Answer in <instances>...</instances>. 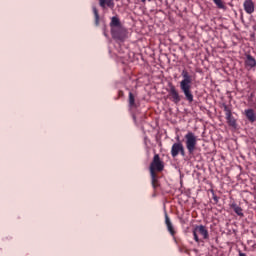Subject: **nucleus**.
<instances>
[{
    "label": "nucleus",
    "instance_id": "nucleus-1",
    "mask_svg": "<svg viewBox=\"0 0 256 256\" xmlns=\"http://www.w3.org/2000/svg\"><path fill=\"white\" fill-rule=\"evenodd\" d=\"M181 77L182 80L180 81V90L184 94L186 101H188V103H193L194 96L193 91H191L193 85V76H191L189 72L184 69L181 72Z\"/></svg>",
    "mask_w": 256,
    "mask_h": 256
},
{
    "label": "nucleus",
    "instance_id": "nucleus-2",
    "mask_svg": "<svg viewBox=\"0 0 256 256\" xmlns=\"http://www.w3.org/2000/svg\"><path fill=\"white\" fill-rule=\"evenodd\" d=\"M163 169H165V164H163V161L161 160L159 154H155L152 162L150 163V176L155 177V174L161 173Z\"/></svg>",
    "mask_w": 256,
    "mask_h": 256
},
{
    "label": "nucleus",
    "instance_id": "nucleus-3",
    "mask_svg": "<svg viewBox=\"0 0 256 256\" xmlns=\"http://www.w3.org/2000/svg\"><path fill=\"white\" fill-rule=\"evenodd\" d=\"M185 145L188 153L193 155L197 149V136L193 132H188L185 136Z\"/></svg>",
    "mask_w": 256,
    "mask_h": 256
},
{
    "label": "nucleus",
    "instance_id": "nucleus-4",
    "mask_svg": "<svg viewBox=\"0 0 256 256\" xmlns=\"http://www.w3.org/2000/svg\"><path fill=\"white\" fill-rule=\"evenodd\" d=\"M168 97L175 105H179V103H181V99H183V96L179 94V90L175 85H173V83H169Z\"/></svg>",
    "mask_w": 256,
    "mask_h": 256
},
{
    "label": "nucleus",
    "instance_id": "nucleus-5",
    "mask_svg": "<svg viewBox=\"0 0 256 256\" xmlns=\"http://www.w3.org/2000/svg\"><path fill=\"white\" fill-rule=\"evenodd\" d=\"M111 35L113 39L117 41H125L127 39V29L123 26L111 29Z\"/></svg>",
    "mask_w": 256,
    "mask_h": 256
},
{
    "label": "nucleus",
    "instance_id": "nucleus-6",
    "mask_svg": "<svg viewBox=\"0 0 256 256\" xmlns=\"http://www.w3.org/2000/svg\"><path fill=\"white\" fill-rule=\"evenodd\" d=\"M199 233V235H201L203 237V239H209V230H207V227L200 225V226H196L193 230V237H194V241H196V243H199V235H197Z\"/></svg>",
    "mask_w": 256,
    "mask_h": 256
},
{
    "label": "nucleus",
    "instance_id": "nucleus-7",
    "mask_svg": "<svg viewBox=\"0 0 256 256\" xmlns=\"http://www.w3.org/2000/svg\"><path fill=\"white\" fill-rule=\"evenodd\" d=\"M170 153L173 158L178 157V155L185 157V147L183 146V143L181 142L174 143L171 147Z\"/></svg>",
    "mask_w": 256,
    "mask_h": 256
},
{
    "label": "nucleus",
    "instance_id": "nucleus-8",
    "mask_svg": "<svg viewBox=\"0 0 256 256\" xmlns=\"http://www.w3.org/2000/svg\"><path fill=\"white\" fill-rule=\"evenodd\" d=\"M224 112L228 125L230 127H237V120H235V117H233V114L231 113V108H229V106L227 105H224Z\"/></svg>",
    "mask_w": 256,
    "mask_h": 256
},
{
    "label": "nucleus",
    "instance_id": "nucleus-9",
    "mask_svg": "<svg viewBox=\"0 0 256 256\" xmlns=\"http://www.w3.org/2000/svg\"><path fill=\"white\" fill-rule=\"evenodd\" d=\"M243 8L248 15H253V13H255V2H253V0H245Z\"/></svg>",
    "mask_w": 256,
    "mask_h": 256
},
{
    "label": "nucleus",
    "instance_id": "nucleus-10",
    "mask_svg": "<svg viewBox=\"0 0 256 256\" xmlns=\"http://www.w3.org/2000/svg\"><path fill=\"white\" fill-rule=\"evenodd\" d=\"M165 225L170 235L175 237V228H173V223L171 222V218H169V214H167V212H165Z\"/></svg>",
    "mask_w": 256,
    "mask_h": 256
},
{
    "label": "nucleus",
    "instance_id": "nucleus-11",
    "mask_svg": "<svg viewBox=\"0 0 256 256\" xmlns=\"http://www.w3.org/2000/svg\"><path fill=\"white\" fill-rule=\"evenodd\" d=\"M245 67L246 69H253V67H256V60L251 54L246 55L245 59Z\"/></svg>",
    "mask_w": 256,
    "mask_h": 256
},
{
    "label": "nucleus",
    "instance_id": "nucleus-12",
    "mask_svg": "<svg viewBox=\"0 0 256 256\" xmlns=\"http://www.w3.org/2000/svg\"><path fill=\"white\" fill-rule=\"evenodd\" d=\"M99 5L102 9H115V0H99Z\"/></svg>",
    "mask_w": 256,
    "mask_h": 256
},
{
    "label": "nucleus",
    "instance_id": "nucleus-13",
    "mask_svg": "<svg viewBox=\"0 0 256 256\" xmlns=\"http://www.w3.org/2000/svg\"><path fill=\"white\" fill-rule=\"evenodd\" d=\"M244 115H245V117L248 119V121L250 123H255V121H256L255 110H253L251 108L250 109H246L244 111Z\"/></svg>",
    "mask_w": 256,
    "mask_h": 256
},
{
    "label": "nucleus",
    "instance_id": "nucleus-14",
    "mask_svg": "<svg viewBox=\"0 0 256 256\" xmlns=\"http://www.w3.org/2000/svg\"><path fill=\"white\" fill-rule=\"evenodd\" d=\"M117 27H122L121 20L117 16H113L110 21V29H116Z\"/></svg>",
    "mask_w": 256,
    "mask_h": 256
},
{
    "label": "nucleus",
    "instance_id": "nucleus-15",
    "mask_svg": "<svg viewBox=\"0 0 256 256\" xmlns=\"http://www.w3.org/2000/svg\"><path fill=\"white\" fill-rule=\"evenodd\" d=\"M231 209H233L236 215L243 217V208L239 207L236 203L231 204Z\"/></svg>",
    "mask_w": 256,
    "mask_h": 256
},
{
    "label": "nucleus",
    "instance_id": "nucleus-16",
    "mask_svg": "<svg viewBox=\"0 0 256 256\" xmlns=\"http://www.w3.org/2000/svg\"><path fill=\"white\" fill-rule=\"evenodd\" d=\"M93 15H94V23L96 27H99V21H100V16H99V10H97V7H92Z\"/></svg>",
    "mask_w": 256,
    "mask_h": 256
},
{
    "label": "nucleus",
    "instance_id": "nucleus-17",
    "mask_svg": "<svg viewBox=\"0 0 256 256\" xmlns=\"http://www.w3.org/2000/svg\"><path fill=\"white\" fill-rule=\"evenodd\" d=\"M217 9H222L223 11L227 10V6L223 0H212Z\"/></svg>",
    "mask_w": 256,
    "mask_h": 256
},
{
    "label": "nucleus",
    "instance_id": "nucleus-18",
    "mask_svg": "<svg viewBox=\"0 0 256 256\" xmlns=\"http://www.w3.org/2000/svg\"><path fill=\"white\" fill-rule=\"evenodd\" d=\"M151 183L153 189H157V187H159V180H157V174H154V177L151 176Z\"/></svg>",
    "mask_w": 256,
    "mask_h": 256
},
{
    "label": "nucleus",
    "instance_id": "nucleus-19",
    "mask_svg": "<svg viewBox=\"0 0 256 256\" xmlns=\"http://www.w3.org/2000/svg\"><path fill=\"white\" fill-rule=\"evenodd\" d=\"M129 105L135 107V96L131 92L129 93Z\"/></svg>",
    "mask_w": 256,
    "mask_h": 256
},
{
    "label": "nucleus",
    "instance_id": "nucleus-20",
    "mask_svg": "<svg viewBox=\"0 0 256 256\" xmlns=\"http://www.w3.org/2000/svg\"><path fill=\"white\" fill-rule=\"evenodd\" d=\"M213 200L215 201V203H219V197H217V196H213Z\"/></svg>",
    "mask_w": 256,
    "mask_h": 256
},
{
    "label": "nucleus",
    "instance_id": "nucleus-21",
    "mask_svg": "<svg viewBox=\"0 0 256 256\" xmlns=\"http://www.w3.org/2000/svg\"><path fill=\"white\" fill-rule=\"evenodd\" d=\"M118 95H119V97H123V91L120 90V91L118 92Z\"/></svg>",
    "mask_w": 256,
    "mask_h": 256
},
{
    "label": "nucleus",
    "instance_id": "nucleus-22",
    "mask_svg": "<svg viewBox=\"0 0 256 256\" xmlns=\"http://www.w3.org/2000/svg\"><path fill=\"white\" fill-rule=\"evenodd\" d=\"M239 256H247V254H245V253L239 251Z\"/></svg>",
    "mask_w": 256,
    "mask_h": 256
},
{
    "label": "nucleus",
    "instance_id": "nucleus-23",
    "mask_svg": "<svg viewBox=\"0 0 256 256\" xmlns=\"http://www.w3.org/2000/svg\"><path fill=\"white\" fill-rule=\"evenodd\" d=\"M142 3H147V1L151 2V0H141Z\"/></svg>",
    "mask_w": 256,
    "mask_h": 256
},
{
    "label": "nucleus",
    "instance_id": "nucleus-24",
    "mask_svg": "<svg viewBox=\"0 0 256 256\" xmlns=\"http://www.w3.org/2000/svg\"><path fill=\"white\" fill-rule=\"evenodd\" d=\"M176 141H179V136L176 137Z\"/></svg>",
    "mask_w": 256,
    "mask_h": 256
},
{
    "label": "nucleus",
    "instance_id": "nucleus-25",
    "mask_svg": "<svg viewBox=\"0 0 256 256\" xmlns=\"http://www.w3.org/2000/svg\"><path fill=\"white\" fill-rule=\"evenodd\" d=\"M133 119L135 120V116H133Z\"/></svg>",
    "mask_w": 256,
    "mask_h": 256
}]
</instances>
